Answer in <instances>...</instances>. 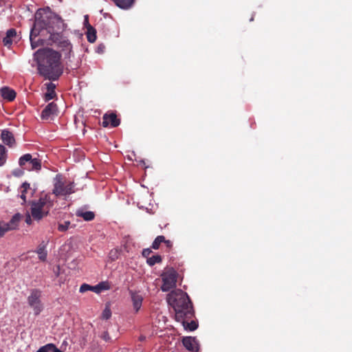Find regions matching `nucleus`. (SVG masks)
<instances>
[{"label":"nucleus","instance_id":"1","mask_svg":"<svg viewBox=\"0 0 352 352\" xmlns=\"http://www.w3.org/2000/svg\"><path fill=\"white\" fill-rule=\"evenodd\" d=\"M41 14L40 11L36 12L35 22L31 29L30 40L32 48L34 50L41 45L55 44L62 50L65 58H69L72 45L69 40L61 34L66 26L63 20L52 13L45 16Z\"/></svg>","mask_w":352,"mask_h":352},{"label":"nucleus","instance_id":"2","mask_svg":"<svg viewBox=\"0 0 352 352\" xmlns=\"http://www.w3.org/2000/svg\"><path fill=\"white\" fill-rule=\"evenodd\" d=\"M168 303L175 311V319L180 322L184 328L195 331L198 327L197 321L192 320L195 316L192 302L188 294L182 289H176L167 295Z\"/></svg>","mask_w":352,"mask_h":352},{"label":"nucleus","instance_id":"3","mask_svg":"<svg viewBox=\"0 0 352 352\" xmlns=\"http://www.w3.org/2000/svg\"><path fill=\"white\" fill-rule=\"evenodd\" d=\"M34 58L37 63L38 74L45 79L56 80L63 73L59 52L48 47L39 49L34 54Z\"/></svg>","mask_w":352,"mask_h":352},{"label":"nucleus","instance_id":"4","mask_svg":"<svg viewBox=\"0 0 352 352\" xmlns=\"http://www.w3.org/2000/svg\"><path fill=\"white\" fill-rule=\"evenodd\" d=\"M53 201L50 196L45 195L39 198L37 201H34L31 204V215L35 220H41L43 217L48 214L50 208L53 206Z\"/></svg>","mask_w":352,"mask_h":352},{"label":"nucleus","instance_id":"5","mask_svg":"<svg viewBox=\"0 0 352 352\" xmlns=\"http://www.w3.org/2000/svg\"><path fill=\"white\" fill-rule=\"evenodd\" d=\"M178 273L173 268H167L161 274L162 285L161 289L163 292H168L176 287Z\"/></svg>","mask_w":352,"mask_h":352},{"label":"nucleus","instance_id":"6","mask_svg":"<svg viewBox=\"0 0 352 352\" xmlns=\"http://www.w3.org/2000/svg\"><path fill=\"white\" fill-rule=\"evenodd\" d=\"M73 182H63L61 176L57 175L54 184L53 194L56 197L66 196L75 192Z\"/></svg>","mask_w":352,"mask_h":352},{"label":"nucleus","instance_id":"7","mask_svg":"<svg viewBox=\"0 0 352 352\" xmlns=\"http://www.w3.org/2000/svg\"><path fill=\"white\" fill-rule=\"evenodd\" d=\"M41 291L38 289H32L27 298L28 305L32 309L35 316L39 315L43 310V304L41 302Z\"/></svg>","mask_w":352,"mask_h":352},{"label":"nucleus","instance_id":"8","mask_svg":"<svg viewBox=\"0 0 352 352\" xmlns=\"http://www.w3.org/2000/svg\"><path fill=\"white\" fill-rule=\"evenodd\" d=\"M19 166L28 170H39L41 168V161L38 158H33L32 155L27 153L19 158Z\"/></svg>","mask_w":352,"mask_h":352},{"label":"nucleus","instance_id":"9","mask_svg":"<svg viewBox=\"0 0 352 352\" xmlns=\"http://www.w3.org/2000/svg\"><path fill=\"white\" fill-rule=\"evenodd\" d=\"M58 110L57 104L52 102L49 103L42 111L41 118L43 120H53L54 117L58 116Z\"/></svg>","mask_w":352,"mask_h":352},{"label":"nucleus","instance_id":"10","mask_svg":"<svg viewBox=\"0 0 352 352\" xmlns=\"http://www.w3.org/2000/svg\"><path fill=\"white\" fill-rule=\"evenodd\" d=\"M182 344L184 346L191 352H198L199 344L195 337L186 336L182 338Z\"/></svg>","mask_w":352,"mask_h":352},{"label":"nucleus","instance_id":"11","mask_svg":"<svg viewBox=\"0 0 352 352\" xmlns=\"http://www.w3.org/2000/svg\"><path fill=\"white\" fill-rule=\"evenodd\" d=\"M1 138L3 143L10 148H13L16 144L13 133L8 129H4L1 131Z\"/></svg>","mask_w":352,"mask_h":352},{"label":"nucleus","instance_id":"12","mask_svg":"<svg viewBox=\"0 0 352 352\" xmlns=\"http://www.w3.org/2000/svg\"><path fill=\"white\" fill-rule=\"evenodd\" d=\"M120 124V119L118 118L115 113L104 114L102 118V125L104 127H107L111 125L112 127H116Z\"/></svg>","mask_w":352,"mask_h":352},{"label":"nucleus","instance_id":"13","mask_svg":"<svg viewBox=\"0 0 352 352\" xmlns=\"http://www.w3.org/2000/svg\"><path fill=\"white\" fill-rule=\"evenodd\" d=\"M129 293L133 302V309H135V312H138L141 308L143 297L141 294H140L139 292L131 290Z\"/></svg>","mask_w":352,"mask_h":352},{"label":"nucleus","instance_id":"14","mask_svg":"<svg viewBox=\"0 0 352 352\" xmlns=\"http://www.w3.org/2000/svg\"><path fill=\"white\" fill-rule=\"evenodd\" d=\"M0 94L4 100L9 102L13 101L16 96V91L8 87H3L1 88Z\"/></svg>","mask_w":352,"mask_h":352},{"label":"nucleus","instance_id":"15","mask_svg":"<svg viewBox=\"0 0 352 352\" xmlns=\"http://www.w3.org/2000/svg\"><path fill=\"white\" fill-rule=\"evenodd\" d=\"M76 215L82 218L86 221H90L94 219L95 213L92 211H87L85 208H80L76 211Z\"/></svg>","mask_w":352,"mask_h":352},{"label":"nucleus","instance_id":"16","mask_svg":"<svg viewBox=\"0 0 352 352\" xmlns=\"http://www.w3.org/2000/svg\"><path fill=\"white\" fill-rule=\"evenodd\" d=\"M16 36L15 29L11 28L6 32V36L3 39V45L10 47L12 44V38Z\"/></svg>","mask_w":352,"mask_h":352},{"label":"nucleus","instance_id":"17","mask_svg":"<svg viewBox=\"0 0 352 352\" xmlns=\"http://www.w3.org/2000/svg\"><path fill=\"white\" fill-rule=\"evenodd\" d=\"M20 220H21V215L19 213H17V214H15L12 217V219L10 220L9 222L6 223V225L7 226L9 231L15 230L18 227Z\"/></svg>","mask_w":352,"mask_h":352},{"label":"nucleus","instance_id":"18","mask_svg":"<svg viewBox=\"0 0 352 352\" xmlns=\"http://www.w3.org/2000/svg\"><path fill=\"white\" fill-rule=\"evenodd\" d=\"M36 252L38 255V258L42 261H45L47 258V252L46 250V245L44 243V242H42L37 248V250H36Z\"/></svg>","mask_w":352,"mask_h":352},{"label":"nucleus","instance_id":"19","mask_svg":"<svg viewBox=\"0 0 352 352\" xmlns=\"http://www.w3.org/2000/svg\"><path fill=\"white\" fill-rule=\"evenodd\" d=\"M87 38L90 43H94L96 40V30L90 24L87 25Z\"/></svg>","mask_w":352,"mask_h":352},{"label":"nucleus","instance_id":"20","mask_svg":"<svg viewBox=\"0 0 352 352\" xmlns=\"http://www.w3.org/2000/svg\"><path fill=\"white\" fill-rule=\"evenodd\" d=\"M115 4L122 9H129L134 2V0H112Z\"/></svg>","mask_w":352,"mask_h":352},{"label":"nucleus","instance_id":"21","mask_svg":"<svg viewBox=\"0 0 352 352\" xmlns=\"http://www.w3.org/2000/svg\"><path fill=\"white\" fill-rule=\"evenodd\" d=\"M109 289V285L107 282H101L95 286H92V292L99 294L102 291Z\"/></svg>","mask_w":352,"mask_h":352},{"label":"nucleus","instance_id":"22","mask_svg":"<svg viewBox=\"0 0 352 352\" xmlns=\"http://www.w3.org/2000/svg\"><path fill=\"white\" fill-rule=\"evenodd\" d=\"M7 160V150L6 147L0 144V166L5 164Z\"/></svg>","mask_w":352,"mask_h":352},{"label":"nucleus","instance_id":"23","mask_svg":"<svg viewBox=\"0 0 352 352\" xmlns=\"http://www.w3.org/2000/svg\"><path fill=\"white\" fill-rule=\"evenodd\" d=\"M21 198L23 199V202L25 203L26 202V194L28 193V190H31L30 184H28L27 182H24L21 185Z\"/></svg>","mask_w":352,"mask_h":352},{"label":"nucleus","instance_id":"24","mask_svg":"<svg viewBox=\"0 0 352 352\" xmlns=\"http://www.w3.org/2000/svg\"><path fill=\"white\" fill-rule=\"evenodd\" d=\"M146 262L150 266H153L156 263H160L162 262V256L158 254L153 255L152 256L148 258Z\"/></svg>","mask_w":352,"mask_h":352},{"label":"nucleus","instance_id":"25","mask_svg":"<svg viewBox=\"0 0 352 352\" xmlns=\"http://www.w3.org/2000/svg\"><path fill=\"white\" fill-rule=\"evenodd\" d=\"M164 241L165 237L164 236H157L153 242L151 248L154 250H158L160 248V244L164 243Z\"/></svg>","mask_w":352,"mask_h":352},{"label":"nucleus","instance_id":"26","mask_svg":"<svg viewBox=\"0 0 352 352\" xmlns=\"http://www.w3.org/2000/svg\"><path fill=\"white\" fill-rule=\"evenodd\" d=\"M70 226V222L69 221H66L63 223H58V230L60 232H65L67 231Z\"/></svg>","mask_w":352,"mask_h":352},{"label":"nucleus","instance_id":"27","mask_svg":"<svg viewBox=\"0 0 352 352\" xmlns=\"http://www.w3.org/2000/svg\"><path fill=\"white\" fill-rule=\"evenodd\" d=\"M56 96V92L54 90H48L47 92L45 94V100L49 101L53 99Z\"/></svg>","mask_w":352,"mask_h":352},{"label":"nucleus","instance_id":"28","mask_svg":"<svg viewBox=\"0 0 352 352\" xmlns=\"http://www.w3.org/2000/svg\"><path fill=\"white\" fill-rule=\"evenodd\" d=\"M9 231L7 226L6 225V222L1 221L0 222V237L3 236L6 232Z\"/></svg>","mask_w":352,"mask_h":352},{"label":"nucleus","instance_id":"29","mask_svg":"<svg viewBox=\"0 0 352 352\" xmlns=\"http://www.w3.org/2000/svg\"><path fill=\"white\" fill-rule=\"evenodd\" d=\"M87 291H92V286L86 283L82 284L80 287L79 292L84 293Z\"/></svg>","mask_w":352,"mask_h":352},{"label":"nucleus","instance_id":"30","mask_svg":"<svg viewBox=\"0 0 352 352\" xmlns=\"http://www.w3.org/2000/svg\"><path fill=\"white\" fill-rule=\"evenodd\" d=\"M111 316V311L109 308H105L102 312V318L108 320Z\"/></svg>","mask_w":352,"mask_h":352},{"label":"nucleus","instance_id":"31","mask_svg":"<svg viewBox=\"0 0 352 352\" xmlns=\"http://www.w3.org/2000/svg\"><path fill=\"white\" fill-rule=\"evenodd\" d=\"M151 252L152 251L149 248L144 249L142 251V256L148 259V258L150 257L149 256L151 254Z\"/></svg>","mask_w":352,"mask_h":352},{"label":"nucleus","instance_id":"32","mask_svg":"<svg viewBox=\"0 0 352 352\" xmlns=\"http://www.w3.org/2000/svg\"><path fill=\"white\" fill-rule=\"evenodd\" d=\"M164 244L166 245V248L168 250H170L173 247V243L170 240H166L164 241Z\"/></svg>","mask_w":352,"mask_h":352},{"label":"nucleus","instance_id":"33","mask_svg":"<svg viewBox=\"0 0 352 352\" xmlns=\"http://www.w3.org/2000/svg\"><path fill=\"white\" fill-rule=\"evenodd\" d=\"M46 85L48 90H54L56 87L55 85L52 82H49Z\"/></svg>","mask_w":352,"mask_h":352},{"label":"nucleus","instance_id":"34","mask_svg":"<svg viewBox=\"0 0 352 352\" xmlns=\"http://www.w3.org/2000/svg\"><path fill=\"white\" fill-rule=\"evenodd\" d=\"M88 24H89V19H88V16H87V15H86V16H85V21H84V25H85V28H87V25Z\"/></svg>","mask_w":352,"mask_h":352},{"label":"nucleus","instance_id":"35","mask_svg":"<svg viewBox=\"0 0 352 352\" xmlns=\"http://www.w3.org/2000/svg\"><path fill=\"white\" fill-rule=\"evenodd\" d=\"M31 217L30 215H28L25 219L26 223L30 224L31 223Z\"/></svg>","mask_w":352,"mask_h":352},{"label":"nucleus","instance_id":"36","mask_svg":"<svg viewBox=\"0 0 352 352\" xmlns=\"http://www.w3.org/2000/svg\"><path fill=\"white\" fill-rule=\"evenodd\" d=\"M107 337L109 338L108 335H104L103 338L104 340H107Z\"/></svg>","mask_w":352,"mask_h":352},{"label":"nucleus","instance_id":"37","mask_svg":"<svg viewBox=\"0 0 352 352\" xmlns=\"http://www.w3.org/2000/svg\"><path fill=\"white\" fill-rule=\"evenodd\" d=\"M98 50H100V51H102V49L100 46L98 47Z\"/></svg>","mask_w":352,"mask_h":352},{"label":"nucleus","instance_id":"38","mask_svg":"<svg viewBox=\"0 0 352 352\" xmlns=\"http://www.w3.org/2000/svg\"><path fill=\"white\" fill-rule=\"evenodd\" d=\"M98 50H100V51H102V49L100 46L98 47Z\"/></svg>","mask_w":352,"mask_h":352}]
</instances>
